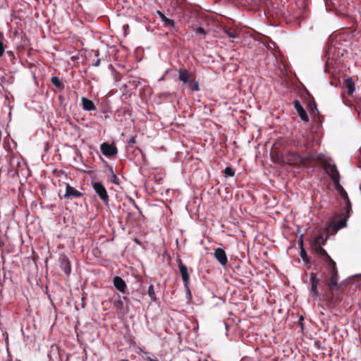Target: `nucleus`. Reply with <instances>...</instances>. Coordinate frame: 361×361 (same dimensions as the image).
<instances>
[{"label":"nucleus","instance_id":"nucleus-1","mask_svg":"<svg viewBox=\"0 0 361 361\" xmlns=\"http://www.w3.org/2000/svg\"><path fill=\"white\" fill-rule=\"evenodd\" d=\"M318 161L322 164L324 171L331 178L334 182H337V180L340 179V175L336 166L331 159L324 155L320 154L318 156Z\"/></svg>","mask_w":361,"mask_h":361},{"label":"nucleus","instance_id":"nucleus-2","mask_svg":"<svg viewBox=\"0 0 361 361\" xmlns=\"http://www.w3.org/2000/svg\"><path fill=\"white\" fill-rule=\"evenodd\" d=\"M326 236L324 237L323 235H319L311 243V247L312 250L314 252L324 257V262H326V260H328V257H330L327 254L326 251L322 248V246L324 245L326 243Z\"/></svg>","mask_w":361,"mask_h":361},{"label":"nucleus","instance_id":"nucleus-3","mask_svg":"<svg viewBox=\"0 0 361 361\" xmlns=\"http://www.w3.org/2000/svg\"><path fill=\"white\" fill-rule=\"evenodd\" d=\"M325 263L330 274L329 285L331 288H335L337 286L338 279L336 262L330 257H328V260H326Z\"/></svg>","mask_w":361,"mask_h":361},{"label":"nucleus","instance_id":"nucleus-4","mask_svg":"<svg viewBox=\"0 0 361 361\" xmlns=\"http://www.w3.org/2000/svg\"><path fill=\"white\" fill-rule=\"evenodd\" d=\"M308 160L307 157H301L296 152H290L286 157V161L290 165L305 164Z\"/></svg>","mask_w":361,"mask_h":361},{"label":"nucleus","instance_id":"nucleus-5","mask_svg":"<svg viewBox=\"0 0 361 361\" xmlns=\"http://www.w3.org/2000/svg\"><path fill=\"white\" fill-rule=\"evenodd\" d=\"M92 188H94L96 193L99 195V198L102 201L106 202L109 200V195L103 184L100 182H94L92 183Z\"/></svg>","mask_w":361,"mask_h":361},{"label":"nucleus","instance_id":"nucleus-6","mask_svg":"<svg viewBox=\"0 0 361 361\" xmlns=\"http://www.w3.org/2000/svg\"><path fill=\"white\" fill-rule=\"evenodd\" d=\"M178 267L184 283V286L187 288L188 295H190V292L188 286L189 281V275L188 274L187 267L185 264H183L181 261L179 262Z\"/></svg>","mask_w":361,"mask_h":361},{"label":"nucleus","instance_id":"nucleus-7","mask_svg":"<svg viewBox=\"0 0 361 361\" xmlns=\"http://www.w3.org/2000/svg\"><path fill=\"white\" fill-rule=\"evenodd\" d=\"M102 154L106 157H111L117 154V149L114 145L104 142L100 146Z\"/></svg>","mask_w":361,"mask_h":361},{"label":"nucleus","instance_id":"nucleus-8","mask_svg":"<svg viewBox=\"0 0 361 361\" xmlns=\"http://www.w3.org/2000/svg\"><path fill=\"white\" fill-rule=\"evenodd\" d=\"M214 255L216 260L222 265L224 266L228 262V259L225 251L222 248H216L214 250Z\"/></svg>","mask_w":361,"mask_h":361},{"label":"nucleus","instance_id":"nucleus-9","mask_svg":"<svg viewBox=\"0 0 361 361\" xmlns=\"http://www.w3.org/2000/svg\"><path fill=\"white\" fill-rule=\"evenodd\" d=\"M114 286L120 292L124 293L126 291L127 286L125 281L120 276L114 278Z\"/></svg>","mask_w":361,"mask_h":361},{"label":"nucleus","instance_id":"nucleus-10","mask_svg":"<svg viewBox=\"0 0 361 361\" xmlns=\"http://www.w3.org/2000/svg\"><path fill=\"white\" fill-rule=\"evenodd\" d=\"M294 107L296 109L301 119L304 121H308V116L298 100L294 101Z\"/></svg>","mask_w":361,"mask_h":361},{"label":"nucleus","instance_id":"nucleus-11","mask_svg":"<svg viewBox=\"0 0 361 361\" xmlns=\"http://www.w3.org/2000/svg\"><path fill=\"white\" fill-rule=\"evenodd\" d=\"M319 280L317 277V274L314 273L310 274V283H311V291L315 296H319V291L317 290V285L319 284Z\"/></svg>","mask_w":361,"mask_h":361},{"label":"nucleus","instance_id":"nucleus-12","mask_svg":"<svg viewBox=\"0 0 361 361\" xmlns=\"http://www.w3.org/2000/svg\"><path fill=\"white\" fill-rule=\"evenodd\" d=\"M65 197L70 198V197H79L81 196V193L75 189L73 187H71L69 184L66 185V193H65Z\"/></svg>","mask_w":361,"mask_h":361},{"label":"nucleus","instance_id":"nucleus-13","mask_svg":"<svg viewBox=\"0 0 361 361\" xmlns=\"http://www.w3.org/2000/svg\"><path fill=\"white\" fill-rule=\"evenodd\" d=\"M344 89L349 95H352L355 92V82L351 78H347L344 81Z\"/></svg>","mask_w":361,"mask_h":361},{"label":"nucleus","instance_id":"nucleus-14","mask_svg":"<svg viewBox=\"0 0 361 361\" xmlns=\"http://www.w3.org/2000/svg\"><path fill=\"white\" fill-rule=\"evenodd\" d=\"M82 108L85 111H93L96 109V106L93 102L85 97H82Z\"/></svg>","mask_w":361,"mask_h":361},{"label":"nucleus","instance_id":"nucleus-15","mask_svg":"<svg viewBox=\"0 0 361 361\" xmlns=\"http://www.w3.org/2000/svg\"><path fill=\"white\" fill-rule=\"evenodd\" d=\"M61 268L66 274H69L71 272V263L66 257L61 258Z\"/></svg>","mask_w":361,"mask_h":361},{"label":"nucleus","instance_id":"nucleus-16","mask_svg":"<svg viewBox=\"0 0 361 361\" xmlns=\"http://www.w3.org/2000/svg\"><path fill=\"white\" fill-rule=\"evenodd\" d=\"M340 179L337 180V182H334L335 184V188L336 190L340 193L341 196L345 200H347L348 204H350L349 200L348 198L347 192L345 191L343 188L339 183Z\"/></svg>","mask_w":361,"mask_h":361},{"label":"nucleus","instance_id":"nucleus-17","mask_svg":"<svg viewBox=\"0 0 361 361\" xmlns=\"http://www.w3.org/2000/svg\"><path fill=\"white\" fill-rule=\"evenodd\" d=\"M157 14L164 22V25L168 27H173L174 25V21L166 17V16L160 11H157Z\"/></svg>","mask_w":361,"mask_h":361},{"label":"nucleus","instance_id":"nucleus-18","mask_svg":"<svg viewBox=\"0 0 361 361\" xmlns=\"http://www.w3.org/2000/svg\"><path fill=\"white\" fill-rule=\"evenodd\" d=\"M179 80L184 83H186L189 81V73L187 70L184 68H181L178 72Z\"/></svg>","mask_w":361,"mask_h":361},{"label":"nucleus","instance_id":"nucleus-19","mask_svg":"<svg viewBox=\"0 0 361 361\" xmlns=\"http://www.w3.org/2000/svg\"><path fill=\"white\" fill-rule=\"evenodd\" d=\"M51 82L57 88L63 89L64 87L63 83L59 80L58 77H52Z\"/></svg>","mask_w":361,"mask_h":361},{"label":"nucleus","instance_id":"nucleus-20","mask_svg":"<svg viewBox=\"0 0 361 361\" xmlns=\"http://www.w3.org/2000/svg\"><path fill=\"white\" fill-rule=\"evenodd\" d=\"M4 35L3 33L0 32V56H3L6 48V45L4 43Z\"/></svg>","mask_w":361,"mask_h":361},{"label":"nucleus","instance_id":"nucleus-21","mask_svg":"<svg viewBox=\"0 0 361 361\" xmlns=\"http://www.w3.org/2000/svg\"><path fill=\"white\" fill-rule=\"evenodd\" d=\"M224 32L226 34V35L230 38H236L238 37V35L235 31L231 30V29H226L224 30Z\"/></svg>","mask_w":361,"mask_h":361},{"label":"nucleus","instance_id":"nucleus-22","mask_svg":"<svg viewBox=\"0 0 361 361\" xmlns=\"http://www.w3.org/2000/svg\"><path fill=\"white\" fill-rule=\"evenodd\" d=\"M114 305L118 310L121 311L123 309V302L121 299L114 301Z\"/></svg>","mask_w":361,"mask_h":361},{"label":"nucleus","instance_id":"nucleus-23","mask_svg":"<svg viewBox=\"0 0 361 361\" xmlns=\"http://www.w3.org/2000/svg\"><path fill=\"white\" fill-rule=\"evenodd\" d=\"M224 173L226 176H230V177H232L235 175V171L234 170L231 168V167H226L225 169H224Z\"/></svg>","mask_w":361,"mask_h":361},{"label":"nucleus","instance_id":"nucleus-24","mask_svg":"<svg viewBox=\"0 0 361 361\" xmlns=\"http://www.w3.org/2000/svg\"><path fill=\"white\" fill-rule=\"evenodd\" d=\"M148 295L149 296L152 298V299H154V297H155V293H154V286L153 285H150L149 287H148Z\"/></svg>","mask_w":361,"mask_h":361},{"label":"nucleus","instance_id":"nucleus-25","mask_svg":"<svg viewBox=\"0 0 361 361\" xmlns=\"http://www.w3.org/2000/svg\"><path fill=\"white\" fill-rule=\"evenodd\" d=\"M190 88L193 91H198L199 90V84L197 82H193L190 86Z\"/></svg>","mask_w":361,"mask_h":361},{"label":"nucleus","instance_id":"nucleus-26","mask_svg":"<svg viewBox=\"0 0 361 361\" xmlns=\"http://www.w3.org/2000/svg\"><path fill=\"white\" fill-rule=\"evenodd\" d=\"M111 172H112V176H111V181L114 183V184H118V177L116 176V175L113 172V171L111 170Z\"/></svg>","mask_w":361,"mask_h":361},{"label":"nucleus","instance_id":"nucleus-27","mask_svg":"<svg viewBox=\"0 0 361 361\" xmlns=\"http://www.w3.org/2000/svg\"><path fill=\"white\" fill-rule=\"evenodd\" d=\"M196 33L198 35H204L205 31H204V28H202V27H198L196 29Z\"/></svg>","mask_w":361,"mask_h":361},{"label":"nucleus","instance_id":"nucleus-28","mask_svg":"<svg viewBox=\"0 0 361 361\" xmlns=\"http://www.w3.org/2000/svg\"><path fill=\"white\" fill-rule=\"evenodd\" d=\"M300 255H301V257L302 258V259L305 260L307 258V253L302 247L301 249Z\"/></svg>","mask_w":361,"mask_h":361},{"label":"nucleus","instance_id":"nucleus-29","mask_svg":"<svg viewBox=\"0 0 361 361\" xmlns=\"http://www.w3.org/2000/svg\"><path fill=\"white\" fill-rule=\"evenodd\" d=\"M338 226H339V228H343V227H345L346 226V223H345V220H341L338 222Z\"/></svg>","mask_w":361,"mask_h":361},{"label":"nucleus","instance_id":"nucleus-30","mask_svg":"<svg viewBox=\"0 0 361 361\" xmlns=\"http://www.w3.org/2000/svg\"><path fill=\"white\" fill-rule=\"evenodd\" d=\"M100 62H101V60L99 59H98L95 63H92V66H96V67L99 66L100 64Z\"/></svg>","mask_w":361,"mask_h":361},{"label":"nucleus","instance_id":"nucleus-31","mask_svg":"<svg viewBox=\"0 0 361 361\" xmlns=\"http://www.w3.org/2000/svg\"><path fill=\"white\" fill-rule=\"evenodd\" d=\"M312 112H315V114H318L319 111H318L315 104H314V107L312 108Z\"/></svg>","mask_w":361,"mask_h":361},{"label":"nucleus","instance_id":"nucleus-32","mask_svg":"<svg viewBox=\"0 0 361 361\" xmlns=\"http://www.w3.org/2000/svg\"><path fill=\"white\" fill-rule=\"evenodd\" d=\"M130 143H135V138L134 137H132L130 139Z\"/></svg>","mask_w":361,"mask_h":361},{"label":"nucleus","instance_id":"nucleus-33","mask_svg":"<svg viewBox=\"0 0 361 361\" xmlns=\"http://www.w3.org/2000/svg\"><path fill=\"white\" fill-rule=\"evenodd\" d=\"M147 360L148 361H158L157 360H156V359H153V358H152V357H148L147 358Z\"/></svg>","mask_w":361,"mask_h":361},{"label":"nucleus","instance_id":"nucleus-34","mask_svg":"<svg viewBox=\"0 0 361 361\" xmlns=\"http://www.w3.org/2000/svg\"><path fill=\"white\" fill-rule=\"evenodd\" d=\"M163 80V77H162V78H161L160 79H159V81H161V80Z\"/></svg>","mask_w":361,"mask_h":361}]
</instances>
